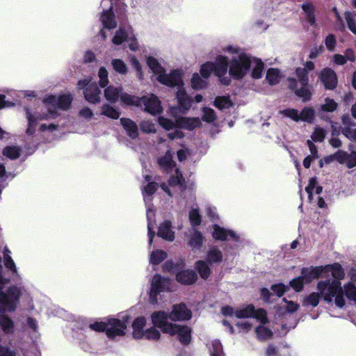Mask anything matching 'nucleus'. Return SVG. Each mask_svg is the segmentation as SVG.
<instances>
[{"instance_id": "9d476101", "label": "nucleus", "mask_w": 356, "mask_h": 356, "mask_svg": "<svg viewBox=\"0 0 356 356\" xmlns=\"http://www.w3.org/2000/svg\"><path fill=\"white\" fill-rule=\"evenodd\" d=\"M140 106H143L145 112L154 116L160 115L163 111L161 100L156 95L152 93L140 97L139 107Z\"/></svg>"}, {"instance_id": "f03ea898", "label": "nucleus", "mask_w": 356, "mask_h": 356, "mask_svg": "<svg viewBox=\"0 0 356 356\" xmlns=\"http://www.w3.org/2000/svg\"><path fill=\"white\" fill-rule=\"evenodd\" d=\"M72 101V97L70 95H63L56 97L54 95H49L44 99V103L48 109L49 113L45 115H39L31 113L26 111V118L28 120V127L26 133L29 136H32L35 131V127L40 120L55 118L57 116V108L67 110L69 108Z\"/></svg>"}, {"instance_id": "f8f14e48", "label": "nucleus", "mask_w": 356, "mask_h": 356, "mask_svg": "<svg viewBox=\"0 0 356 356\" xmlns=\"http://www.w3.org/2000/svg\"><path fill=\"white\" fill-rule=\"evenodd\" d=\"M213 64V73L220 79V82L223 85H229L230 83V79L228 76L224 77L227 72L229 67V63L227 58L223 56H218L216 58Z\"/></svg>"}, {"instance_id": "423d86ee", "label": "nucleus", "mask_w": 356, "mask_h": 356, "mask_svg": "<svg viewBox=\"0 0 356 356\" xmlns=\"http://www.w3.org/2000/svg\"><path fill=\"white\" fill-rule=\"evenodd\" d=\"M224 316H235L242 320H248L253 318L262 323L266 320V313L262 309H255L254 306L249 305L245 307L234 309L232 307H224L221 309Z\"/></svg>"}, {"instance_id": "37998d69", "label": "nucleus", "mask_w": 356, "mask_h": 356, "mask_svg": "<svg viewBox=\"0 0 356 356\" xmlns=\"http://www.w3.org/2000/svg\"><path fill=\"white\" fill-rule=\"evenodd\" d=\"M111 65L114 70L120 74H126L128 72V67L126 63L121 59L115 58L111 60Z\"/></svg>"}, {"instance_id": "39448f33", "label": "nucleus", "mask_w": 356, "mask_h": 356, "mask_svg": "<svg viewBox=\"0 0 356 356\" xmlns=\"http://www.w3.org/2000/svg\"><path fill=\"white\" fill-rule=\"evenodd\" d=\"M89 327L97 332L105 331L108 337L115 338V337L124 335L127 323L125 321L108 318L106 321L90 323Z\"/></svg>"}, {"instance_id": "4468645a", "label": "nucleus", "mask_w": 356, "mask_h": 356, "mask_svg": "<svg viewBox=\"0 0 356 356\" xmlns=\"http://www.w3.org/2000/svg\"><path fill=\"white\" fill-rule=\"evenodd\" d=\"M165 331L170 336H176L184 345L189 344L191 341V328L187 325L175 323L170 330Z\"/></svg>"}, {"instance_id": "0e129e2a", "label": "nucleus", "mask_w": 356, "mask_h": 356, "mask_svg": "<svg viewBox=\"0 0 356 356\" xmlns=\"http://www.w3.org/2000/svg\"><path fill=\"white\" fill-rule=\"evenodd\" d=\"M4 265L12 273L18 275L17 269L15 264L10 255H7L6 259H3Z\"/></svg>"}, {"instance_id": "bb28decb", "label": "nucleus", "mask_w": 356, "mask_h": 356, "mask_svg": "<svg viewBox=\"0 0 356 356\" xmlns=\"http://www.w3.org/2000/svg\"><path fill=\"white\" fill-rule=\"evenodd\" d=\"M188 245L193 249H200L203 243V236L195 229H191L188 236Z\"/></svg>"}, {"instance_id": "f3484780", "label": "nucleus", "mask_w": 356, "mask_h": 356, "mask_svg": "<svg viewBox=\"0 0 356 356\" xmlns=\"http://www.w3.org/2000/svg\"><path fill=\"white\" fill-rule=\"evenodd\" d=\"M192 313L185 304L175 305L170 313V318L172 321H187L191 318Z\"/></svg>"}, {"instance_id": "ddd939ff", "label": "nucleus", "mask_w": 356, "mask_h": 356, "mask_svg": "<svg viewBox=\"0 0 356 356\" xmlns=\"http://www.w3.org/2000/svg\"><path fill=\"white\" fill-rule=\"evenodd\" d=\"M170 280L163 278L159 275H155L152 280L149 298L152 302H156L158 293L165 291H170Z\"/></svg>"}, {"instance_id": "6e6d98bb", "label": "nucleus", "mask_w": 356, "mask_h": 356, "mask_svg": "<svg viewBox=\"0 0 356 356\" xmlns=\"http://www.w3.org/2000/svg\"><path fill=\"white\" fill-rule=\"evenodd\" d=\"M241 332L246 333L252 330L253 323L251 320H241L236 324Z\"/></svg>"}, {"instance_id": "9b49d317", "label": "nucleus", "mask_w": 356, "mask_h": 356, "mask_svg": "<svg viewBox=\"0 0 356 356\" xmlns=\"http://www.w3.org/2000/svg\"><path fill=\"white\" fill-rule=\"evenodd\" d=\"M90 81L89 79H83L79 81L77 86L79 89L86 88L83 94L86 101L97 104L100 101V90L95 83H90Z\"/></svg>"}, {"instance_id": "412c9836", "label": "nucleus", "mask_w": 356, "mask_h": 356, "mask_svg": "<svg viewBox=\"0 0 356 356\" xmlns=\"http://www.w3.org/2000/svg\"><path fill=\"white\" fill-rule=\"evenodd\" d=\"M157 163L161 168L168 172H171L175 169H177L176 164L172 160V153L170 150H168L164 155L159 156Z\"/></svg>"}, {"instance_id": "cd10ccee", "label": "nucleus", "mask_w": 356, "mask_h": 356, "mask_svg": "<svg viewBox=\"0 0 356 356\" xmlns=\"http://www.w3.org/2000/svg\"><path fill=\"white\" fill-rule=\"evenodd\" d=\"M120 122L130 138H136L138 137V127L134 122L128 118H121Z\"/></svg>"}, {"instance_id": "bf43d9fd", "label": "nucleus", "mask_w": 356, "mask_h": 356, "mask_svg": "<svg viewBox=\"0 0 356 356\" xmlns=\"http://www.w3.org/2000/svg\"><path fill=\"white\" fill-rule=\"evenodd\" d=\"M345 18L348 26V29L355 34H356V21L355 15L350 12H346Z\"/></svg>"}, {"instance_id": "a19ab883", "label": "nucleus", "mask_w": 356, "mask_h": 356, "mask_svg": "<svg viewBox=\"0 0 356 356\" xmlns=\"http://www.w3.org/2000/svg\"><path fill=\"white\" fill-rule=\"evenodd\" d=\"M195 268L202 279H207L209 276L211 270L204 261H197L195 264Z\"/></svg>"}, {"instance_id": "2f4dec72", "label": "nucleus", "mask_w": 356, "mask_h": 356, "mask_svg": "<svg viewBox=\"0 0 356 356\" xmlns=\"http://www.w3.org/2000/svg\"><path fill=\"white\" fill-rule=\"evenodd\" d=\"M252 68V77L254 79H259L262 76V72L264 70L263 62L257 58L251 57V67Z\"/></svg>"}, {"instance_id": "338daca9", "label": "nucleus", "mask_w": 356, "mask_h": 356, "mask_svg": "<svg viewBox=\"0 0 356 356\" xmlns=\"http://www.w3.org/2000/svg\"><path fill=\"white\" fill-rule=\"evenodd\" d=\"M336 43H337V41H336L335 37L332 34L327 35V38H325V46H326L327 49L330 51H333L334 50Z\"/></svg>"}, {"instance_id": "e433bc0d", "label": "nucleus", "mask_w": 356, "mask_h": 356, "mask_svg": "<svg viewBox=\"0 0 356 356\" xmlns=\"http://www.w3.org/2000/svg\"><path fill=\"white\" fill-rule=\"evenodd\" d=\"M120 99L121 102L124 104L140 106V98L138 97L131 95L122 91Z\"/></svg>"}, {"instance_id": "5fc2aeb1", "label": "nucleus", "mask_w": 356, "mask_h": 356, "mask_svg": "<svg viewBox=\"0 0 356 356\" xmlns=\"http://www.w3.org/2000/svg\"><path fill=\"white\" fill-rule=\"evenodd\" d=\"M212 72H213V64L212 62H207L201 65L200 74L204 78L208 79Z\"/></svg>"}, {"instance_id": "20e7f679", "label": "nucleus", "mask_w": 356, "mask_h": 356, "mask_svg": "<svg viewBox=\"0 0 356 356\" xmlns=\"http://www.w3.org/2000/svg\"><path fill=\"white\" fill-rule=\"evenodd\" d=\"M296 75L297 79H290L289 80L290 86L303 102H309L312 99V92L309 84L307 70L305 68L298 67L296 70Z\"/></svg>"}, {"instance_id": "72a5a7b5", "label": "nucleus", "mask_w": 356, "mask_h": 356, "mask_svg": "<svg viewBox=\"0 0 356 356\" xmlns=\"http://www.w3.org/2000/svg\"><path fill=\"white\" fill-rule=\"evenodd\" d=\"M282 78V75L278 69L270 68L266 72V79L270 85L277 84Z\"/></svg>"}, {"instance_id": "8fccbe9b", "label": "nucleus", "mask_w": 356, "mask_h": 356, "mask_svg": "<svg viewBox=\"0 0 356 356\" xmlns=\"http://www.w3.org/2000/svg\"><path fill=\"white\" fill-rule=\"evenodd\" d=\"M211 356H225L222 350V346L220 341L215 340L211 342L209 347Z\"/></svg>"}, {"instance_id": "49530a36", "label": "nucleus", "mask_w": 356, "mask_h": 356, "mask_svg": "<svg viewBox=\"0 0 356 356\" xmlns=\"http://www.w3.org/2000/svg\"><path fill=\"white\" fill-rule=\"evenodd\" d=\"M101 113L102 115H104L112 119H118L120 116L119 112L115 108L108 104H104L102 106Z\"/></svg>"}, {"instance_id": "58836bf2", "label": "nucleus", "mask_w": 356, "mask_h": 356, "mask_svg": "<svg viewBox=\"0 0 356 356\" xmlns=\"http://www.w3.org/2000/svg\"><path fill=\"white\" fill-rule=\"evenodd\" d=\"M338 107V104L330 97H326L320 106V111L323 113L334 112Z\"/></svg>"}, {"instance_id": "4be33fe9", "label": "nucleus", "mask_w": 356, "mask_h": 356, "mask_svg": "<svg viewBox=\"0 0 356 356\" xmlns=\"http://www.w3.org/2000/svg\"><path fill=\"white\" fill-rule=\"evenodd\" d=\"M113 0H104L102 3L104 5L107 1L111 3V6L108 10H104L102 15L101 20L105 28L113 29L117 26V23L114 19L113 14L111 11L113 8Z\"/></svg>"}, {"instance_id": "4c0bfd02", "label": "nucleus", "mask_w": 356, "mask_h": 356, "mask_svg": "<svg viewBox=\"0 0 356 356\" xmlns=\"http://www.w3.org/2000/svg\"><path fill=\"white\" fill-rule=\"evenodd\" d=\"M207 259L210 264L219 263L222 259V254L218 248L215 247L210 248L207 252Z\"/></svg>"}, {"instance_id": "c03bdc74", "label": "nucleus", "mask_w": 356, "mask_h": 356, "mask_svg": "<svg viewBox=\"0 0 356 356\" xmlns=\"http://www.w3.org/2000/svg\"><path fill=\"white\" fill-rule=\"evenodd\" d=\"M281 309H284V312L293 313L299 308V305L293 301L287 300L285 298L282 300L280 306Z\"/></svg>"}, {"instance_id": "680f3d73", "label": "nucleus", "mask_w": 356, "mask_h": 356, "mask_svg": "<svg viewBox=\"0 0 356 356\" xmlns=\"http://www.w3.org/2000/svg\"><path fill=\"white\" fill-rule=\"evenodd\" d=\"M140 126L141 130L145 133H154L156 130V124L151 120H144Z\"/></svg>"}, {"instance_id": "c85d7f7f", "label": "nucleus", "mask_w": 356, "mask_h": 356, "mask_svg": "<svg viewBox=\"0 0 356 356\" xmlns=\"http://www.w3.org/2000/svg\"><path fill=\"white\" fill-rule=\"evenodd\" d=\"M122 91V88L109 86L104 90V97L108 102L115 103L118 100L119 98H120V94Z\"/></svg>"}, {"instance_id": "a211bd4d", "label": "nucleus", "mask_w": 356, "mask_h": 356, "mask_svg": "<svg viewBox=\"0 0 356 356\" xmlns=\"http://www.w3.org/2000/svg\"><path fill=\"white\" fill-rule=\"evenodd\" d=\"M319 79L327 90H332L337 86V77L336 73L330 68L323 69L319 74Z\"/></svg>"}, {"instance_id": "4d7b16f0", "label": "nucleus", "mask_w": 356, "mask_h": 356, "mask_svg": "<svg viewBox=\"0 0 356 356\" xmlns=\"http://www.w3.org/2000/svg\"><path fill=\"white\" fill-rule=\"evenodd\" d=\"M129 62L132 67L136 71L137 76L139 79L142 80L143 79V73L142 71V67L138 61V60L134 56H131L129 57Z\"/></svg>"}, {"instance_id": "13d9d810", "label": "nucleus", "mask_w": 356, "mask_h": 356, "mask_svg": "<svg viewBox=\"0 0 356 356\" xmlns=\"http://www.w3.org/2000/svg\"><path fill=\"white\" fill-rule=\"evenodd\" d=\"M202 120L207 122H212L216 119L215 111L209 108H202Z\"/></svg>"}, {"instance_id": "774afa93", "label": "nucleus", "mask_w": 356, "mask_h": 356, "mask_svg": "<svg viewBox=\"0 0 356 356\" xmlns=\"http://www.w3.org/2000/svg\"><path fill=\"white\" fill-rule=\"evenodd\" d=\"M342 133L349 140L356 141V129L344 128Z\"/></svg>"}, {"instance_id": "052dcab7", "label": "nucleus", "mask_w": 356, "mask_h": 356, "mask_svg": "<svg viewBox=\"0 0 356 356\" xmlns=\"http://www.w3.org/2000/svg\"><path fill=\"white\" fill-rule=\"evenodd\" d=\"M189 220L193 226H197L201 223V216L197 209H193L190 211Z\"/></svg>"}, {"instance_id": "f704fd0d", "label": "nucleus", "mask_w": 356, "mask_h": 356, "mask_svg": "<svg viewBox=\"0 0 356 356\" xmlns=\"http://www.w3.org/2000/svg\"><path fill=\"white\" fill-rule=\"evenodd\" d=\"M302 8L306 15L307 22L312 25L314 26L316 24V17L314 15V6L311 3H305L302 6Z\"/></svg>"}, {"instance_id": "7ed1b4c3", "label": "nucleus", "mask_w": 356, "mask_h": 356, "mask_svg": "<svg viewBox=\"0 0 356 356\" xmlns=\"http://www.w3.org/2000/svg\"><path fill=\"white\" fill-rule=\"evenodd\" d=\"M224 51L231 55L229 62V74L236 79L243 78L251 67V57L242 49L236 46H227Z\"/></svg>"}, {"instance_id": "393cba45", "label": "nucleus", "mask_w": 356, "mask_h": 356, "mask_svg": "<svg viewBox=\"0 0 356 356\" xmlns=\"http://www.w3.org/2000/svg\"><path fill=\"white\" fill-rule=\"evenodd\" d=\"M158 235L166 241H172L175 239V232L172 229L170 221L165 220L160 225Z\"/></svg>"}, {"instance_id": "de8ad7c7", "label": "nucleus", "mask_w": 356, "mask_h": 356, "mask_svg": "<svg viewBox=\"0 0 356 356\" xmlns=\"http://www.w3.org/2000/svg\"><path fill=\"white\" fill-rule=\"evenodd\" d=\"M280 114L283 117L290 118L295 122L300 121L299 111L295 108H286L280 111Z\"/></svg>"}, {"instance_id": "ea45409f", "label": "nucleus", "mask_w": 356, "mask_h": 356, "mask_svg": "<svg viewBox=\"0 0 356 356\" xmlns=\"http://www.w3.org/2000/svg\"><path fill=\"white\" fill-rule=\"evenodd\" d=\"M321 296L322 297L319 291L313 292L305 297L302 304L304 306L310 305L315 307L318 305Z\"/></svg>"}, {"instance_id": "69168bd1", "label": "nucleus", "mask_w": 356, "mask_h": 356, "mask_svg": "<svg viewBox=\"0 0 356 356\" xmlns=\"http://www.w3.org/2000/svg\"><path fill=\"white\" fill-rule=\"evenodd\" d=\"M271 289L274 293H275L277 296L280 297L288 289V286L284 285V284L280 283L273 285L271 286Z\"/></svg>"}, {"instance_id": "6e6552de", "label": "nucleus", "mask_w": 356, "mask_h": 356, "mask_svg": "<svg viewBox=\"0 0 356 356\" xmlns=\"http://www.w3.org/2000/svg\"><path fill=\"white\" fill-rule=\"evenodd\" d=\"M157 188V184L155 182L149 183L143 190V194L144 201L146 204L147 207V219L148 221L147 229H148V236H149V244L151 245L154 236L153 229L155 225L154 220V210L153 206L149 202L151 201V196L155 192Z\"/></svg>"}, {"instance_id": "5701e85b", "label": "nucleus", "mask_w": 356, "mask_h": 356, "mask_svg": "<svg viewBox=\"0 0 356 356\" xmlns=\"http://www.w3.org/2000/svg\"><path fill=\"white\" fill-rule=\"evenodd\" d=\"M176 98L179 105L184 110L188 111L192 106V99L183 87H179L177 91Z\"/></svg>"}, {"instance_id": "e2e57ef3", "label": "nucleus", "mask_w": 356, "mask_h": 356, "mask_svg": "<svg viewBox=\"0 0 356 356\" xmlns=\"http://www.w3.org/2000/svg\"><path fill=\"white\" fill-rule=\"evenodd\" d=\"M325 137V131L323 129L316 127L311 138L314 142H322Z\"/></svg>"}, {"instance_id": "7c9ffc66", "label": "nucleus", "mask_w": 356, "mask_h": 356, "mask_svg": "<svg viewBox=\"0 0 356 356\" xmlns=\"http://www.w3.org/2000/svg\"><path fill=\"white\" fill-rule=\"evenodd\" d=\"M191 85L194 90H202L207 88L208 85L207 79L204 78L198 73L192 75Z\"/></svg>"}, {"instance_id": "c756f323", "label": "nucleus", "mask_w": 356, "mask_h": 356, "mask_svg": "<svg viewBox=\"0 0 356 356\" xmlns=\"http://www.w3.org/2000/svg\"><path fill=\"white\" fill-rule=\"evenodd\" d=\"M147 64L154 74L156 76L157 81H159L160 75H163L165 73L163 67L161 65L159 61L152 56L147 57Z\"/></svg>"}, {"instance_id": "a878e982", "label": "nucleus", "mask_w": 356, "mask_h": 356, "mask_svg": "<svg viewBox=\"0 0 356 356\" xmlns=\"http://www.w3.org/2000/svg\"><path fill=\"white\" fill-rule=\"evenodd\" d=\"M176 279L182 284H192L195 282L197 276L192 270H184L177 274Z\"/></svg>"}, {"instance_id": "603ef678", "label": "nucleus", "mask_w": 356, "mask_h": 356, "mask_svg": "<svg viewBox=\"0 0 356 356\" xmlns=\"http://www.w3.org/2000/svg\"><path fill=\"white\" fill-rule=\"evenodd\" d=\"M214 105L219 109H224L229 108L232 103L227 97H218L215 99Z\"/></svg>"}, {"instance_id": "dca6fc26", "label": "nucleus", "mask_w": 356, "mask_h": 356, "mask_svg": "<svg viewBox=\"0 0 356 356\" xmlns=\"http://www.w3.org/2000/svg\"><path fill=\"white\" fill-rule=\"evenodd\" d=\"M170 314L165 312L159 311L152 314L151 319L153 327H159L163 333H166L165 330H170L175 323H169L168 319L170 318Z\"/></svg>"}, {"instance_id": "1a4fd4ad", "label": "nucleus", "mask_w": 356, "mask_h": 356, "mask_svg": "<svg viewBox=\"0 0 356 356\" xmlns=\"http://www.w3.org/2000/svg\"><path fill=\"white\" fill-rule=\"evenodd\" d=\"M201 125L202 122L199 118L180 117L177 118V126L178 129L169 132L168 134V136L172 140L180 139L184 136V134L180 130V129L192 131L195 128L200 127Z\"/></svg>"}, {"instance_id": "79ce46f5", "label": "nucleus", "mask_w": 356, "mask_h": 356, "mask_svg": "<svg viewBox=\"0 0 356 356\" xmlns=\"http://www.w3.org/2000/svg\"><path fill=\"white\" fill-rule=\"evenodd\" d=\"M167 257L165 252L161 250H156L151 252L149 261L152 264L156 265L163 261Z\"/></svg>"}, {"instance_id": "473e14b6", "label": "nucleus", "mask_w": 356, "mask_h": 356, "mask_svg": "<svg viewBox=\"0 0 356 356\" xmlns=\"http://www.w3.org/2000/svg\"><path fill=\"white\" fill-rule=\"evenodd\" d=\"M268 319L266 318L264 323L260 322V325L255 329V333L257 337L260 340H266L271 337L273 332L269 330L265 324L267 323Z\"/></svg>"}, {"instance_id": "0eeeda50", "label": "nucleus", "mask_w": 356, "mask_h": 356, "mask_svg": "<svg viewBox=\"0 0 356 356\" xmlns=\"http://www.w3.org/2000/svg\"><path fill=\"white\" fill-rule=\"evenodd\" d=\"M147 321L145 317H138L132 323V336L136 339H146L158 341L161 337L160 332L154 327L145 328Z\"/></svg>"}, {"instance_id": "6ab92c4d", "label": "nucleus", "mask_w": 356, "mask_h": 356, "mask_svg": "<svg viewBox=\"0 0 356 356\" xmlns=\"http://www.w3.org/2000/svg\"><path fill=\"white\" fill-rule=\"evenodd\" d=\"M334 158L339 163L346 165L349 168L356 166L355 151H351L350 154L344 151H338L334 154Z\"/></svg>"}, {"instance_id": "09e8293b", "label": "nucleus", "mask_w": 356, "mask_h": 356, "mask_svg": "<svg viewBox=\"0 0 356 356\" xmlns=\"http://www.w3.org/2000/svg\"><path fill=\"white\" fill-rule=\"evenodd\" d=\"M158 122L160 126H161L166 131H170L174 128L178 129L177 126V118L175 119V121H173L164 117H159L158 119Z\"/></svg>"}, {"instance_id": "c9c22d12", "label": "nucleus", "mask_w": 356, "mask_h": 356, "mask_svg": "<svg viewBox=\"0 0 356 356\" xmlns=\"http://www.w3.org/2000/svg\"><path fill=\"white\" fill-rule=\"evenodd\" d=\"M300 121L309 124L313 123L315 120V111L312 107L306 106L300 113Z\"/></svg>"}, {"instance_id": "f257e3e1", "label": "nucleus", "mask_w": 356, "mask_h": 356, "mask_svg": "<svg viewBox=\"0 0 356 356\" xmlns=\"http://www.w3.org/2000/svg\"><path fill=\"white\" fill-rule=\"evenodd\" d=\"M330 275L334 279L332 281L330 280L319 281L317 283L316 289L325 302L330 303L334 301L337 307L341 308L345 305L346 300L343 296L340 282L345 277L341 264L334 263L325 266L302 268L301 270V276L306 284L321 277H328Z\"/></svg>"}, {"instance_id": "b1692460", "label": "nucleus", "mask_w": 356, "mask_h": 356, "mask_svg": "<svg viewBox=\"0 0 356 356\" xmlns=\"http://www.w3.org/2000/svg\"><path fill=\"white\" fill-rule=\"evenodd\" d=\"M134 38L133 30L130 26L120 28L113 38V42L115 44H120L123 41L131 40Z\"/></svg>"}, {"instance_id": "a18cd8bd", "label": "nucleus", "mask_w": 356, "mask_h": 356, "mask_svg": "<svg viewBox=\"0 0 356 356\" xmlns=\"http://www.w3.org/2000/svg\"><path fill=\"white\" fill-rule=\"evenodd\" d=\"M20 149L16 146H8L3 150V154L10 159H16L19 156Z\"/></svg>"}, {"instance_id": "2eb2a0df", "label": "nucleus", "mask_w": 356, "mask_h": 356, "mask_svg": "<svg viewBox=\"0 0 356 356\" xmlns=\"http://www.w3.org/2000/svg\"><path fill=\"white\" fill-rule=\"evenodd\" d=\"M182 76L183 71L181 70H173L169 74L165 72L163 75H160L158 81L170 87H183Z\"/></svg>"}, {"instance_id": "864d4df0", "label": "nucleus", "mask_w": 356, "mask_h": 356, "mask_svg": "<svg viewBox=\"0 0 356 356\" xmlns=\"http://www.w3.org/2000/svg\"><path fill=\"white\" fill-rule=\"evenodd\" d=\"M108 73L106 67H101L98 72L99 85L102 88L106 87L108 83Z\"/></svg>"}, {"instance_id": "3c124183", "label": "nucleus", "mask_w": 356, "mask_h": 356, "mask_svg": "<svg viewBox=\"0 0 356 356\" xmlns=\"http://www.w3.org/2000/svg\"><path fill=\"white\" fill-rule=\"evenodd\" d=\"M305 282L300 275L291 280L289 282L290 286L296 292H300L303 290Z\"/></svg>"}, {"instance_id": "aec40b11", "label": "nucleus", "mask_w": 356, "mask_h": 356, "mask_svg": "<svg viewBox=\"0 0 356 356\" xmlns=\"http://www.w3.org/2000/svg\"><path fill=\"white\" fill-rule=\"evenodd\" d=\"M212 235L216 240L226 241L229 238H232L235 241H238L239 239V236L233 231L226 229L217 225L213 226Z\"/></svg>"}]
</instances>
